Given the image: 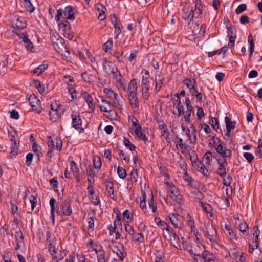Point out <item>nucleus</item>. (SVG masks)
<instances>
[{
	"mask_svg": "<svg viewBox=\"0 0 262 262\" xmlns=\"http://www.w3.org/2000/svg\"><path fill=\"white\" fill-rule=\"evenodd\" d=\"M248 41L250 45L249 50V57L250 58L252 56L253 53L254 51V42L252 35L251 34L249 35L248 37Z\"/></svg>",
	"mask_w": 262,
	"mask_h": 262,
	"instance_id": "nucleus-57",
	"label": "nucleus"
},
{
	"mask_svg": "<svg viewBox=\"0 0 262 262\" xmlns=\"http://www.w3.org/2000/svg\"><path fill=\"white\" fill-rule=\"evenodd\" d=\"M34 85H35L36 88L40 94L43 95L45 94V88L42 82L38 80H34Z\"/></svg>",
	"mask_w": 262,
	"mask_h": 262,
	"instance_id": "nucleus-49",
	"label": "nucleus"
},
{
	"mask_svg": "<svg viewBox=\"0 0 262 262\" xmlns=\"http://www.w3.org/2000/svg\"><path fill=\"white\" fill-rule=\"evenodd\" d=\"M16 34L21 37L23 42L26 44V47L28 50L32 52L33 49L32 43L28 37L24 33L16 32Z\"/></svg>",
	"mask_w": 262,
	"mask_h": 262,
	"instance_id": "nucleus-36",
	"label": "nucleus"
},
{
	"mask_svg": "<svg viewBox=\"0 0 262 262\" xmlns=\"http://www.w3.org/2000/svg\"><path fill=\"white\" fill-rule=\"evenodd\" d=\"M126 90L128 96L137 95L138 84L137 79H132L128 84L127 88H126L125 91Z\"/></svg>",
	"mask_w": 262,
	"mask_h": 262,
	"instance_id": "nucleus-22",
	"label": "nucleus"
},
{
	"mask_svg": "<svg viewBox=\"0 0 262 262\" xmlns=\"http://www.w3.org/2000/svg\"><path fill=\"white\" fill-rule=\"evenodd\" d=\"M237 245L233 249H231L229 251V256L236 262H248L249 257L247 254L244 252H239L237 249Z\"/></svg>",
	"mask_w": 262,
	"mask_h": 262,
	"instance_id": "nucleus-8",
	"label": "nucleus"
},
{
	"mask_svg": "<svg viewBox=\"0 0 262 262\" xmlns=\"http://www.w3.org/2000/svg\"><path fill=\"white\" fill-rule=\"evenodd\" d=\"M192 165L195 167L198 171L202 173L205 176L209 174L208 170L204 165V164L200 160L194 162Z\"/></svg>",
	"mask_w": 262,
	"mask_h": 262,
	"instance_id": "nucleus-26",
	"label": "nucleus"
},
{
	"mask_svg": "<svg viewBox=\"0 0 262 262\" xmlns=\"http://www.w3.org/2000/svg\"><path fill=\"white\" fill-rule=\"evenodd\" d=\"M48 251L52 256V260L54 261L55 262H58L59 260L63 259L64 258V256L62 255L61 253L59 256H57L56 255L57 249L56 248L55 246L52 248H49Z\"/></svg>",
	"mask_w": 262,
	"mask_h": 262,
	"instance_id": "nucleus-33",
	"label": "nucleus"
},
{
	"mask_svg": "<svg viewBox=\"0 0 262 262\" xmlns=\"http://www.w3.org/2000/svg\"><path fill=\"white\" fill-rule=\"evenodd\" d=\"M125 231L126 232V238L128 237L130 239L135 242L142 243L144 242V236L141 232L137 233L132 225L125 224Z\"/></svg>",
	"mask_w": 262,
	"mask_h": 262,
	"instance_id": "nucleus-3",
	"label": "nucleus"
},
{
	"mask_svg": "<svg viewBox=\"0 0 262 262\" xmlns=\"http://www.w3.org/2000/svg\"><path fill=\"white\" fill-rule=\"evenodd\" d=\"M148 204L149 208L151 209L152 212L153 213H156L157 210V203L154 200L152 194H151V197L148 200Z\"/></svg>",
	"mask_w": 262,
	"mask_h": 262,
	"instance_id": "nucleus-51",
	"label": "nucleus"
},
{
	"mask_svg": "<svg viewBox=\"0 0 262 262\" xmlns=\"http://www.w3.org/2000/svg\"><path fill=\"white\" fill-rule=\"evenodd\" d=\"M18 149L19 148H18V145H17V143L16 142L12 143V145L10 148V149H11V151L10 152V158L15 157L17 155L18 151Z\"/></svg>",
	"mask_w": 262,
	"mask_h": 262,
	"instance_id": "nucleus-56",
	"label": "nucleus"
},
{
	"mask_svg": "<svg viewBox=\"0 0 262 262\" xmlns=\"http://www.w3.org/2000/svg\"><path fill=\"white\" fill-rule=\"evenodd\" d=\"M139 53L138 50H132L130 51L129 56L127 58V61L133 65L135 64L137 61V57Z\"/></svg>",
	"mask_w": 262,
	"mask_h": 262,
	"instance_id": "nucleus-45",
	"label": "nucleus"
},
{
	"mask_svg": "<svg viewBox=\"0 0 262 262\" xmlns=\"http://www.w3.org/2000/svg\"><path fill=\"white\" fill-rule=\"evenodd\" d=\"M53 46L54 48L57 51H59V50L61 49V47H65L63 45L64 39L59 37L58 34L55 33L53 34V35L51 37Z\"/></svg>",
	"mask_w": 262,
	"mask_h": 262,
	"instance_id": "nucleus-19",
	"label": "nucleus"
},
{
	"mask_svg": "<svg viewBox=\"0 0 262 262\" xmlns=\"http://www.w3.org/2000/svg\"><path fill=\"white\" fill-rule=\"evenodd\" d=\"M183 83L187 86L189 90V93L192 97L196 98V102L202 103L206 98L204 88L201 86L198 87L196 80L193 78H185L183 81Z\"/></svg>",
	"mask_w": 262,
	"mask_h": 262,
	"instance_id": "nucleus-2",
	"label": "nucleus"
},
{
	"mask_svg": "<svg viewBox=\"0 0 262 262\" xmlns=\"http://www.w3.org/2000/svg\"><path fill=\"white\" fill-rule=\"evenodd\" d=\"M187 224L190 229V230L196 228L194 220L191 217L190 214H187Z\"/></svg>",
	"mask_w": 262,
	"mask_h": 262,
	"instance_id": "nucleus-61",
	"label": "nucleus"
},
{
	"mask_svg": "<svg viewBox=\"0 0 262 262\" xmlns=\"http://www.w3.org/2000/svg\"><path fill=\"white\" fill-rule=\"evenodd\" d=\"M128 100L134 112H138L139 110V101L137 95L128 96Z\"/></svg>",
	"mask_w": 262,
	"mask_h": 262,
	"instance_id": "nucleus-27",
	"label": "nucleus"
},
{
	"mask_svg": "<svg viewBox=\"0 0 262 262\" xmlns=\"http://www.w3.org/2000/svg\"><path fill=\"white\" fill-rule=\"evenodd\" d=\"M71 118L72 127L79 133H83L84 129L81 127L82 121L80 114L76 111H73L71 114Z\"/></svg>",
	"mask_w": 262,
	"mask_h": 262,
	"instance_id": "nucleus-11",
	"label": "nucleus"
},
{
	"mask_svg": "<svg viewBox=\"0 0 262 262\" xmlns=\"http://www.w3.org/2000/svg\"><path fill=\"white\" fill-rule=\"evenodd\" d=\"M68 89L69 93L71 95V101H73L77 98L76 91L75 88L72 84H68Z\"/></svg>",
	"mask_w": 262,
	"mask_h": 262,
	"instance_id": "nucleus-58",
	"label": "nucleus"
},
{
	"mask_svg": "<svg viewBox=\"0 0 262 262\" xmlns=\"http://www.w3.org/2000/svg\"><path fill=\"white\" fill-rule=\"evenodd\" d=\"M55 203L56 200L55 198H52L50 199L49 203L51 207V216L52 217L53 222H54L55 220V211L56 209L55 206Z\"/></svg>",
	"mask_w": 262,
	"mask_h": 262,
	"instance_id": "nucleus-54",
	"label": "nucleus"
},
{
	"mask_svg": "<svg viewBox=\"0 0 262 262\" xmlns=\"http://www.w3.org/2000/svg\"><path fill=\"white\" fill-rule=\"evenodd\" d=\"M209 123L215 130L219 128V121L216 118L210 117Z\"/></svg>",
	"mask_w": 262,
	"mask_h": 262,
	"instance_id": "nucleus-62",
	"label": "nucleus"
},
{
	"mask_svg": "<svg viewBox=\"0 0 262 262\" xmlns=\"http://www.w3.org/2000/svg\"><path fill=\"white\" fill-rule=\"evenodd\" d=\"M202 257L204 262H219V260L213 254L207 250L203 251Z\"/></svg>",
	"mask_w": 262,
	"mask_h": 262,
	"instance_id": "nucleus-28",
	"label": "nucleus"
},
{
	"mask_svg": "<svg viewBox=\"0 0 262 262\" xmlns=\"http://www.w3.org/2000/svg\"><path fill=\"white\" fill-rule=\"evenodd\" d=\"M12 25L16 30H21L26 27L25 18L19 16H14L12 18Z\"/></svg>",
	"mask_w": 262,
	"mask_h": 262,
	"instance_id": "nucleus-18",
	"label": "nucleus"
},
{
	"mask_svg": "<svg viewBox=\"0 0 262 262\" xmlns=\"http://www.w3.org/2000/svg\"><path fill=\"white\" fill-rule=\"evenodd\" d=\"M183 179L188 183V185L191 187H196L199 185V182L192 178L187 172H184Z\"/></svg>",
	"mask_w": 262,
	"mask_h": 262,
	"instance_id": "nucleus-32",
	"label": "nucleus"
},
{
	"mask_svg": "<svg viewBox=\"0 0 262 262\" xmlns=\"http://www.w3.org/2000/svg\"><path fill=\"white\" fill-rule=\"evenodd\" d=\"M95 219V214L94 211H93L92 213H88V216L86 220L88 224L87 228L88 230L90 231H93L94 230Z\"/></svg>",
	"mask_w": 262,
	"mask_h": 262,
	"instance_id": "nucleus-29",
	"label": "nucleus"
},
{
	"mask_svg": "<svg viewBox=\"0 0 262 262\" xmlns=\"http://www.w3.org/2000/svg\"><path fill=\"white\" fill-rule=\"evenodd\" d=\"M102 64L104 70L109 77L115 79L120 86L125 91V80L116 65L114 63L108 61L106 58L103 60Z\"/></svg>",
	"mask_w": 262,
	"mask_h": 262,
	"instance_id": "nucleus-1",
	"label": "nucleus"
},
{
	"mask_svg": "<svg viewBox=\"0 0 262 262\" xmlns=\"http://www.w3.org/2000/svg\"><path fill=\"white\" fill-rule=\"evenodd\" d=\"M48 146L50 151H48V155H49L50 152H52L54 149L61 151L62 148V141L61 139L58 137L53 139L49 136L48 140Z\"/></svg>",
	"mask_w": 262,
	"mask_h": 262,
	"instance_id": "nucleus-13",
	"label": "nucleus"
},
{
	"mask_svg": "<svg viewBox=\"0 0 262 262\" xmlns=\"http://www.w3.org/2000/svg\"><path fill=\"white\" fill-rule=\"evenodd\" d=\"M37 157V163L40 162V158L43 157L42 148L41 145L34 141V156Z\"/></svg>",
	"mask_w": 262,
	"mask_h": 262,
	"instance_id": "nucleus-35",
	"label": "nucleus"
},
{
	"mask_svg": "<svg viewBox=\"0 0 262 262\" xmlns=\"http://www.w3.org/2000/svg\"><path fill=\"white\" fill-rule=\"evenodd\" d=\"M188 124H189V128L188 129L189 138L190 140H192L191 137L193 136V140L192 141V142H194L196 141L197 139L196 136V130L193 124L191 121Z\"/></svg>",
	"mask_w": 262,
	"mask_h": 262,
	"instance_id": "nucleus-47",
	"label": "nucleus"
},
{
	"mask_svg": "<svg viewBox=\"0 0 262 262\" xmlns=\"http://www.w3.org/2000/svg\"><path fill=\"white\" fill-rule=\"evenodd\" d=\"M113 251L117 254L121 261H123L126 255V253L124 251L123 246H116Z\"/></svg>",
	"mask_w": 262,
	"mask_h": 262,
	"instance_id": "nucleus-38",
	"label": "nucleus"
},
{
	"mask_svg": "<svg viewBox=\"0 0 262 262\" xmlns=\"http://www.w3.org/2000/svg\"><path fill=\"white\" fill-rule=\"evenodd\" d=\"M166 184L167 190L170 193V198L179 204H183V196L177 187L172 183H166Z\"/></svg>",
	"mask_w": 262,
	"mask_h": 262,
	"instance_id": "nucleus-6",
	"label": "nucleus"
},
{
	"mask_svg": "<svg viewBox=\"0 0 262 262\" xmlns=\"http://www.w3.org/2000/svg\"><path fill=\"white\" fill-rule=\"evenodd\" d=\"M94 8L99 12L98 19L101 21L104 20L106 17L107 9L106 7L100 3H97L95 5Z\"/></svg>",
	"mask_w": 262,
	"mask_h": 262,
	"instance_id": "nucleus-23",
	"label": "nucleus"
},
{
	"mask_svg": "<svg viewBox=\"0 0 262 262\" xmlns=\"http://www.w3.org/2000/svg\"><path fill=\"white\" fill-rule=\"evenodd\" d=\"M103 93L107 96V97L112 100L113 101H117V95L112 88H104Z\"/></svg>",
	"mask_w": 262,
	"mask_h": 262,
	"instance_id": "nucleus-44",
	"label": "nucleus"
},
{
	"mask_svg": "<svg viewBox=\"0 0 262 262\" xmlns=\"http://www.w3.org/2000/svg\"><path fill=\"white\" fill-rule=\"evenodd\" d=\"M56 213L61 216H70L72 213V208L71 203L64 200L56 207Z\"/></svg>",
	"mask_w": 262,
	"mask_h": 262,
	"instance_id": "nucleus-7",
	"label": "nucleus"
},
{
	"mask_svg": "<svg viewBox=\"0 0 262 262\" xmlns=\"http://www.w3.org/2000/svg\"><path fill=\"white\" fill-rule=\"evenodd\" d=\"M49 64L46 61H44L41 64L34 68V75L40 76L47 69Z\"/></svg>",
	"mask_w": 262,
	"mask_h": 262,
	"instance_id": "nucleus-30",
	"label": "nucleus"
},
{
	"mask_svg": "<svg viewBox=\"0 0 262 262\" xmlns=\"http://www.w3.org/2000/svg\"><path fill=\"white\" fill-rule=\"evenodd\" d=\"M202 232L204 237L208 239L212 245L217 244V231L212 224H205L204 226V229L202 230Z\"/></svg>",
	"mask_w": 262,
	"mask_h": 262,
	"instance_id": "nucleus-4",
	"label": "nucleus"
},
{
	"mask_svg": "<svg viewBox=\"0 0 262 262\" xmlns=\"http://www.w3.org/2000/svg\"><path fill=\"white\" fill-rule=\"evenodd\" d=\"M105 186L110 197L114 200H117V196L114 191V184L112 181H106L105 182Z\"/></svg>",
	"mask_w": 262,
	"mask_h": 262,
	"instance_id": "nucleus-24",
	"label": "nucleus"
},
{
	"mask_svg": "<svg viewBox=\"0 0 262 262\" xmlns=\"http://www.w3.org/2000/svg\"><path fill=\"white\" fill-rule=\"evenodd\" d=\"M182 241L183 250L187 251L190 254H194L193 247L191 244L184 238H182Z\"/></svg>",
	"mask_w": 262,
	"mask_h": 262,
	"instance_id": "nucleus-39",
	"label": "nucleus"
},
{
	"mask_svg": "<svg viewBox=\"0 0 262 262\" xmlns=\"http://www.w3.org/2000/svg\"><path fill=\"white\" fill-rule=\"evenodd\" d=\"M12 235L15 236L16 246L15 247V250L17 251L24 246V236L20 229L19 227L13 228L12 230Z\"/></svg>",
	"mask_w": 262,
	"mask_h": 262,
	"instance_id": "nucleus-14",
	"label": "nucleus"
},
{
	"mask_svg": "<svg viewBox=\"0 0 262 262\" xmlns=\"http://www.w3.org/2000/svg\"><path fill=\"white\" fill-rule=\"evenodd\" d=\"M58 26L60 31L63 34L64 36L72 40L74 37V33L72 31L70 23L64 19L62 21L58 23Z\"/></svg>",
	"mask_w": 262,
	"mask_h": 262,
	"instance_id": "nucleus-9",
	"label": "nucleus"
},
{
	"mask_svg": "<svg viewBox=\"0 0 262 262\" xmlns=\"http://www.w3.org/2000/svg\"><path fill=\"white\" fill-rule=\"evenodd\" d=\"M128 120L132 123L133 127L132 128L131 133L134 135V133L142 130V126L139 124V121L136 117L134 116H129Z\"/></svg>",
	"mask_w": 262,
	"mask_h": 262,
	"instance_id": "nucleus-25",
	"label": "nucleus"
},
{
	"mask_svg": "<svg viewBox=\"0 0 262 262\" xmlns=\"http://www.w3.org/2000/svg\"><path fill=\"white\" fill-rule=\"evenodd\" d=\"M165 230L168 232L169 236V241L170 244L173 246L177 249H180V239L177 234L174 232L171 227L168 225L166 226Z\"/></svg>",
	"mask_w": 262,
	"mask_h": 262,
	"instance_id": "nucleus-12",
	"label": "nucleus"
},
{
	"mask_svg": "<svg viewBox=\"0 0 262 262\" xmlns=\"http://www.w3.org/2000/svg\"><path fill=\"white\" fill-rule=\"evenodd\" d=\"M93 250L97 255L98 262H106L108 260L105 251L101 246H99L97 248H93Z\"/></svg>",
	"mask_w": 262,
	"mask_h": 262,
	"instance_id": "nucleus-20",
	"label": "nucleus"
},
{
	"mask_svg": "<svg viewBox=\"0 0 262 262\" xmlns=\"http://www.w3.org/2000/svg\"><path fill=\"white\" fill-rule=\"evenodd\" d=\"M102 104L100 108L101 111L105 112H110L113 111L115 107L120 106L118 101H113L112 104L109 101L103 99L101 101Z\"/></svg>",
	"mask_w": 262,
	"mask_h": 262,
	"instance_id": "nucleus-17",
	"label": "nucleus"
},
{
	"mask_svg": "<svg viewBox=\"0 0 262 262\" xmlns=\"http://www.w3.org/2000/svg\"><path fill=\"white\" fill-rule=\"evenodd\" d=\"M81 97L86 102L90 112H94L95 110L96 103L94 102L92 95L86 91L81 92Z\"/></svg>",
	"mask_w": 262,
	"mask_h": 262,
	"instance_id": "nucleus-16",
	"label": "nucleus"
},
{
	"mask_svg": "<svg viewBox=\"0 0 262 262\" xmlns=\"http://www.w3.org/2000/svg\"><path fill=\"white\" fill-rule=\"evenodd\" d=\"M200 205L202 207L203 210L208 214H210V216L212 217L213 215V208L211 205L206 202L202 201L199 202Z\"/></svg>",
	"mask_w": 262,
	"mask_h": 262,
	"instance_id": "nucleus-43",
	"label": "nucleus"
},
{
	"mask_svg": "<svg viewBox=\"0 0 262 262\" xmlns=\"http://www.w3.org/2000/svg\"><path fill=\"white\" fill-rule=\"evenodd\" d=\"M8 55H4L1 57L0 59V74H5L7 71V64L8 63Z\"/></svg>",
	"mask_w": 262,
	"mask_h": 262,
	"instance_id": "nucleus-31",
	"label": "nucleus"
},
{
	"mask_svg": "<svg viewBox=\"0 0 262 262\" xmlns=\"http://www.w3.org/2000/svg\"><path fill=\"white\" fill-rule=\"evenodd\" d=\"M141 73H144L142 77V86H150L149 84V72L146 69H143Z\"/></svg>",
	"mask_w": 262,
	"mask_h": 262,
	"instance_id": "nucleus-41",
	"label": "nucleus"
},
{
	"mask_svg": "<svg viewBox=\"0 0 262 262\" xmlns=\"http://www.w3.org/2000/svg\"><path fill=\"white\" fill-rule=\"evenodd\" d=\"M216 152L223 158H229L231 156V151L227 149L222 144V142L219 140L217 144H214Z\"/></svg>",
	"mask_w": 262,
	"mask_h": 262,
	"instance_id": "nucleus-15",
	"label": "nucleus"
},
{
	"mask_svg": "<svg viewBox=\"0 0 262 262\" xmlns=\"http://www.w3.org/2000/svg\"><path fill=\"white\" fill-rule=\"evenodd\" d=\"M183 104L185 107H183L181 115H183L185 121L189 123L190 122V117L193 110V106L191 105V101L188 97H185Z\"/></svg>",
	"mask_w": 262,
	"mask_h": 262,
	"instance_id": "nucleus-10",
	"label": "nucleus"
},
{
	"mask_svg": "<svg viewBox=\"0 0 262 262\" xmlns=\"http://www.w3.org/2000/svg\"><path fill=\"white\" fill-rule=\"evenodd\" d=\"M124 219L127 222H129L133 220V213L129 210H125L123 213Z\"/></svg>",
	"mask_w": 262,
	"mask_h": 262,
	"instance_id": "nucleus-64",
	"label": "nucleus"
},
{
	"mask_svg": "<svg viewBox=\"0 0 262 262\" xmlns=\"http://www.w3.org/2000/svg\"><path fill=\"white\" fill-rule=\"evenodd\" d=\"M155 91L156 93L159 92L161 88L162 85L163 84L164 82V78L160 75H156L155 77Z\"/></svg>",
	"mask_w": 262,
	"mask_h": 262,
	"instance_id": "nucleus-42",
	"label": "nucleus"
},
{
	"mask_svg": "<svg viewBox=\"0 0 262 262\" xmlns=\"http://www.w3.org/2000/svg\"><path fill=\"white\" fill-rule=\"evenodd\" d=\"M70 170V172L68 168L64 171V175L67 179L72 180V175L75 178L77 183H79L81 181V177L80 175V169L78 164L73 160L69 161Z\"/></svg>",
	"mask_w": 262,
	"mask_h": 262,
	"instance_id": "nucleus-5",
	"label": "nucleus"
},
{
	"mask_svg": "<svg viewBox=\"0 0 262 262\" xmlns=\"http://www.w3.org/2000/svg\"><path fill=\"white\" fill-rule=\"evenodd\" d=\"M34 99L36 100L35 102L36 105H34V112H36L37 114H40L42 111L41 101L34 95Z\"/></svg>",
	"mask_w": 262,
	"mask_h": 262,
	"instance_id": "nucleus-55",
	"label": "nucleus"
},
{
	"mask_svg": "<svg viewBox=\"0 0 262 262\" xmlns=\"http://www.w3.org/2000/svg\"><path fill=\"white\" fill-rule=\"evenodd\" d=\"M226 235L231 241L233 240L237 241L239 239V236L237 234L236 231L234 230L233 228L227 232Z\"/></svg>",
	"mask_w": 262,
	"mask_h": 262,
	"instance_id": "nucleus-52",
	"label": "nucleus"
},
{
	"mask_svg": "<svg viewBox=\"0 0 262 262\" xmlns=\"http://www.w3.org/2000/svg\"><path fill=\"white\" fill-rule=\"evenodd\" d=\"M93 165L96 169H100L102 166L101 158L98 156L93 157Z\"/></svg>",
	"mask_w": 262,
	"mask_h": 262,
	"instance_id": "nucleus-63",
	"label": "nucleus"
},
{
	"mask_svg": "<svg viewBox=\"0 0 262 262\" xmlns=\"http://www.w3.org/2000/svg\"><path fill=\"white\" fill-rule=\"evenodd\" d=\"M123 143L124 146L128 148L130 151H134L135 150L136 147V146L133 144L129 139H127L126 137H124Z\"/></svg>",
	"mask_w": 262,
	"mask_h": 262,
	"instance_id": "nucleus-60",
	"label": "nucleus"
},
{
	"mask_svg": "<svg viewBox=\"0 0 262 262\" xmlns=\"http://www.w3.org/2000/svg\"><path fill=\"white\" fill-rule=\"evenodd\" d=\"M150 86H142V96L143 99L147 100L150 97Z\"/></svg>",
	"mask_w": 262,
	"mask_h": 262,
	"instance_id": "nucleus-53",
	"label": "nucleus"
},
{
	"mask_svg": "<svg viewBox=\"0 0 262 262\" xmlns=\"http://www.w3.org/2000/svg\"><path fill=\"white\" fill-rule=\"evenodd\" d=\"M173 107H176L177 110V113H176L177 117H180L181 116V113L183 111L184 106L182 105L180 99L178 97L173 101Z\"/></svg>",
	"mask_w": 262,
	"mask_h": 262,
	"instance_id": "nucleus-40",
	"label": "nucleus"
},
{
	"mask_svg": "<svg viewBox=\"0 0 262 262\" xmlns=\"http://www.w3.org/2000/svg\"><path fill=\"white\" fill-rule=\"evenodd\" d=\"M225 121L227 130L231 131L235 128L236 122L234 121H232L229 117L226 116Z\"/></svg>",
	"mask_w": 262,
	"mask_h": 262,
	"instance_id": "nucleus-48",
	"label": "nucleus"
},
{
	"mask_svg": "<svg viewBox=\"0 0 262 262\" xmlns=\"http://www.w3.org/2000/svg\"><path fill=\"white\" fill-rule=\"evenodd\" d=\"M169 217L171 223L175 227L181 229L182 226V216L177 213H170Z\"/></svg>",
	"mask_w": 262,
	"mask_h": 262,
	"instance_id": "nucleus-21",
	"label": "nucleus"
},
{
	"mask_svg": "<svg viewBox=\"0 0 262 262\" xmlns=\"http://www.w3.org/2000/svg\"><path fill=\"white\" fill-rule=\"evenodd\" d=\"M118 155L121 160L125 161L127 163H129L130 162V156L129 155H127L121 149H119L118 150Z\"/></svg>",
	"mask_w": 262,
	"mask_h": 262,
	"instance_id": "nucleus-59",
	"label": "nucleus"
},
{
	"mask_svg": "<svg viewBox=\"0 0 262 262\" xmlns=\"http://www.w3.org/2000/svg\"><path fill=\"white\" fill-rule=\"evenodd\" d=\"M82 78L86 82L92 83L95 82L97 77L96 75L84 72L81 74Z\"/></svg>",
	"mask_w": 262,
	"mask_h": 262,
	"instance_id": "nucleus-37",
	"label": "nucleus"
},
{
	"mask_svg": "<svg viewBox=\"0 0 262 262\" xmlns=\"http://www.w3.org/2000/svg\"><path fill=\"white\" fill-rule=\"evenodd\" d=\"M237 228L244 235L248 236L249 235L248 225L244 221L241 222Z\"/></svg>",
	"mask_w": 262,
	"mask_h": 262,
	"instance_id": "nucleus-46",
	"label": "nucleus"
},
{
	"mask_svg": "<svg viewBox=\"0 0 262 262\" xmlns=\"http://www.w3.org/2000/svg\"><path fill=\"white\" fill-rule=\"evenodd\" d=\"M253 242L254 243H257L259 244V236L260 233V231L259 229L258 225H255L253 228Z\"/></svg>",
	"mask_w": 262,
	"mask_h": 262,
	"instance_id": "nucleus-50",
	"label": "nucleus"
},
{
	"mask_svg": "<svg viewBox=\"0 0 262 262\" xmlns=\"http://www.w3.org/2000/svg\"><path fill=\"white\" fill-rule=\"evenodd\" d=\"M64 18L65 20L68 19L73 20L75 17L74 16V12L73 8L71 6H67L64 9Z\"/></svg>",
	"mask_w": 262,
	"mask_h": 262,
	"instance_id": "nucleus-34",
	"label": "nucleus"
}]
</instances>
